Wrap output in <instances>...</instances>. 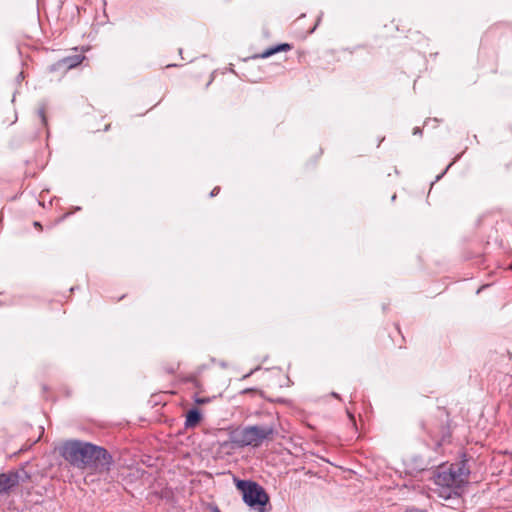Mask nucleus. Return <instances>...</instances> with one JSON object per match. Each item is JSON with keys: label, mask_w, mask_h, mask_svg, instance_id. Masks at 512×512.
Instances as JSON below:
<instances>
[{"label": "nucleus", "mask_w": 512, "mask_h": 512, "mask_svg": "<svg viewBox=\"0 0 512 512\" xmlns=\"http://www.w3.org/2000/svg\"><path fill=\"white\" fill-rule=\"evenodd\" d=\"M62 456L76 468L97 472L109 471L113 462L105 448L77 440L68 441L62 446Z\"/></svg>", "instance_id": "f257e3e1"}, {"label": "nucleus", "mask_w": 512, "mask_h": 512, "mask_svg": "<svg viewBox=\"0 0 512 512\" xmlns=\"http://www.w3.org/2000/svg\"><path fill=\"white\" fill-rule=\"evenodd\" d=\"M469 470L464 462L441 465L434 474V492L443 500L461 503V489L468 480Z\"/></svg>", "instance_id": "f03ea898"}, {"label": "nucleus", "mask_w": 512, "mask_h": 512, "mask_svg": "<svg viewBox=\"0 0 512 512\" xmlns=\"http://www.w3.org/2000/svg\"><path fill=\"white\" fill-rule=\"evenodd\" d=\"M275 432L271 425H253L237 429L232 433V442L239 446L258 447Z\"/></svg>", "instance_id": "7ed1b4c3"}, {"label": "nucleus", "mask_w": 512, "mask_h": 512, "mask_svg": "<svg viewBox=\"0 0 512 512\" xmlns=\"http://www.w3.org/2000/svg\"><path fill=\"white\" fill-rule=\"evenodd\" d=\"M236 486L242 492L245 504L257 512L265 511L269 496L262 486L256 482L245 480H238Z\"/></svg>", "instance_id": "20e7f679"}, {"label": "nucleus", "mask_w": 512, "mask_h": 512, "mask_svg": "<svg viewBox=\"0 0 512 512\" xmlns=\"http://www.w3.org/2000/svg\"><path fill=\"white\" fill-rule=\"evenodd\" d=\"M28 478L25 471H9L0 474V494L8 493L11 489L19 485L21 481Z\"/></svg>", "instance_id": "39448f33"}, {"label": "nucleus", "mask_w": 512, "mask_h": 512, "mask_svg": "<svg viewBox=\"0 0 512 512\" xmlns=\"http://www.w3.org/2000/svg\"><path fill=\"white\" fill-rule=\"evenodd\" d=\"M201 420V414L197 409H191L186 415L185 426L187 428H193L198 425Z\"/></svg>", "instance_id": "423d86ee"}, {"label": "nucleus", "mask_w": 512, "mask_h": 512, "mask_svg": "<svg viewBox=\"0 0 512 512\" xmlns=\"http://www.w3.org/2000/svg\"><path fill=\"white\" fill-rule=\"evenodd\" d=\"M290 49H291V46H290L289 44H286V43H284V44H279V45H277V46H275V47H273V48H269V49L265 50V51L262 53L261 57H262V58H267V57H270V56H272L273 54H275V53H277V52H280V51H288V50H290Z\"/></svg>", "instance_id": "0eeeda50"}, {"label": "nucleus", "mask_w": 512, "mask_h": 512, "mask_svg": "<svg viewBox=\"0 0 512 512\" xmlns=\"http://www.w3.org/2000/svg\"><path fill=\"white\" fill-rule=\"evenodd\" d=\"M83 60H84V56H82V55H75V56H72V57L64 58L63 59V63L68 68H73V67H76L77 65L81 64Z\"/></svg>", "instance_id": "6e6552de"}, {"label": "nucleus", "mask_w": 512, "mask_h": 512, "mask_svg": "<svg viewBox=\"0 0 512 512\" xmlns=\"http://www.w3.org/2000/svg\"><path fill=\"white\" fill-rule=\"evenodd\" d=\"M210 401V398H205V397H197L195 399V402L199 405H202V404H206Z\"/></svg>", "instance_id": "1a4fd4ad"}, {"label": "nucleus", "mask_w": 512, "mask_h": 512, "mask_svg": "<svg viewBox=\"0 0 512 512\" xmlns=\"http://www.w3.org/2000/svg\"><path fill=\"white\" fill-rule=\"evenodd\" d=\"M39 116H40L42 122L45 123L46 122V118H45V110H44V108H41L39 110Z\"/></svg>", "instance_id": "9d476101"}, {"label": "nucleus", "mask_w": 512, "mask_h": 512, "mask_svg": "<svg viewBox=\"0 0 512 512\" xmlns=\"http://www.w3.org/2000/svg\"><path fill=\"white\" fill-rule=\"evenodd\" d=\"M406 512H426V511L417 509V508H408Z\"/></svg>", "instance_id": "9b49d317"}, {"label": "nucleus", "mask_w": 512, "mask_h": 512, "mask_svg": "<svg viewBox=\"0 0 512 512\" xmlns=\"http://www.w3.org/2000/svg\"><path fill=\"white\" fill-rule=\"evenodd\" d=\"M218 193H219V187H216V188H214V189L212 190V192H211V196H215V195H217Z\"/></svg>", "instance_id": "f8f14e48"}, {"label": "nucleus", "mask_w": 512, "mask_h": 512, "mask_svg": "<svg viewBox=\"0 0 512 512\" xmlns=\"http://www.w3.org/2000/svg\"><path fill=\"white\" fill-rule=\"evenodd\" d=\"M34 227H36L38 229H42V226H41L40 222H38V221L34 222Z\"/></svg>", "instance_id": "ddd939ff"}, {"label": "nucleus", "mask_w": 512, "mask_h": 512, "mask_svg": "<svg viewBox=\"0 0 512 512\" xmlns=\"http://www.w3.org/2000/svg\"><path fill=\"white\" fill-rule=\"evenodd\" d=\"M421 133V130L419 128L414 129V134Z\"/></svg>", "instance_id": "4468645a"}, {"label": "nucleus", "mask_w": 512, "mask_h": 512, "mask_svg": "<svg viewBox=\"0 0 512 512\" xmlns=\"http://www.w3.org/2000/svg\"><path fill=\"white\" fill-rule=\"evenodd\" d=\"M332 395H333L334 397H336V398H339V396H338V394H337V393H333Z\"/></svg>", "instance_id": "2eb2a0df"}]
</instances>
